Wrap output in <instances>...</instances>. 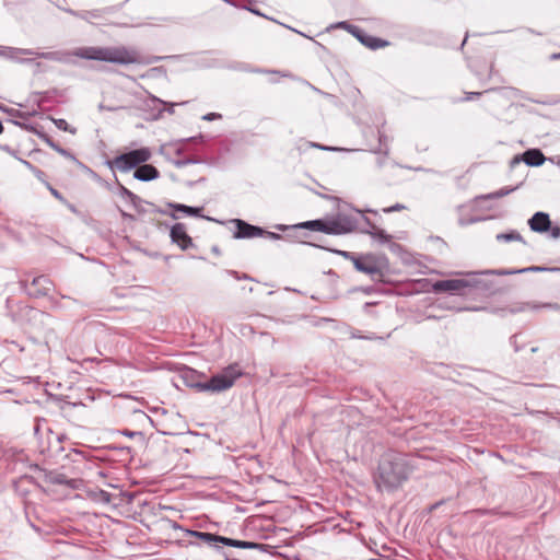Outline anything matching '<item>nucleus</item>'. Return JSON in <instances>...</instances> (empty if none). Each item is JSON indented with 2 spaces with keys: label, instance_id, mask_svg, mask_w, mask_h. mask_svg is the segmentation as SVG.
Segmentation results:
<instances>
[{
  "label": "nucleus",
  "instance_id": "nucleus-1",
  "mask_svg": "<svg viewBox=\"0 0 560 560\" xmlns=\"http://www.w3.org/2000/svg\"><path fill=\"white\" fill-rule=\"evenodd\" d=\"M34 57L63 65H75V58L109 62L119 66L138 65L142 56L136 47L130 46H85L73 50L36 51Z\"/></svg>",
  "mask_w": 560,
  "mask_h": 560
},
{
  "label": "nucleus",
  "instance_id": "nucleus-2",
  "mask_svg": "<svg viewBox=\"0 0 560 560\" xmlns=\"http://www.w3.org/2000/svg\"><path fill=\"white\" fill-rule=\"evenodd\" d=\"M408 477V466L404 457L395 452H387L382 455L375 481L378 487L395 489Z\"/></svg>",
  "mask_w": 560,
  "mask_h": 560
},
{
  "label": "nucleus",
  "instance_id": "nucleus-3",
  "mask_svg": "<svg viewBox=\"0 0 560 560\" xmlns=\"http://www.w3.org/2000/svg\"><path fill=\"white\" fill-rule=\"evenodd\" d=\"M242 375V369L234 363L212 375L209 381L196 383L194 387L199 392L221 393L231 388Z\"/></svg>",
  "mask_w": 560,
  "mask_h": 560
},
{
  "label": "nucleus",
  "instance_id": "nucleus-4",
  "mask_svg": "<svg viewBox=\"0 0 560 560\" xmlns=\"http://www.w3.org/2000/svg\"><path fill=\"white\" fill-rule=\"evenodd\" d=\"M365 212L376 213V211L371 209L365 210ZM363 213L364 211L361 210H353L350 213L339 212L331 220H327V234L341 235L357 230L361 232L363 222L360 215H364Z\"/></svg>",
  "mask_w": 560,
  "mask_h": 560
},
{
  "label": "nucleus",
  "instance_id": "nucleus-5",
  "mask_svg": "<svg viewBox=\"0 0 560 560\" xmlns=\"http://www.w3.org/2000/svg\"><path fill=\"white\" fill-rule=\"evenodd\" d=\"M151 150L149 148H140L117 155L114 160L107 161V165L112 170L128 172L151 159Z\"/></svg>",
  "mask_w": 560,
  "mask_h": 560
},
{
  "label": "nucleus",
  "instance_id": "nucleus-6",
  "mask_svg": "<svg viewBox=\"0 0 560 560\" xmlns=\"http://www.w3.org/2000/svg\"><path fill=\"white\" fill-rule=\"evenodd\" d=\"M479 281L476 273H468L464 279L439 280L432 284L434 293L452 292L455 294H466L468 289L478 288Z\"/></svg>",
  "mask_w": 560,
  "mask_h": 560
},
{
  "label": "nucleus",
  "instance_id": "nucleus-7",
  "mask_svg": "<svg viewBox=\"0 0 560 560\" xmlns=\"http://www.w3.org/2000/svg\"><path fill=\"white\" fill-rule=\"evenodd\" d=\"M332 253L351 260L355 270L371 277L381 276V269L373 255H357L352 252L331 249Z\"/></svg>",
  "mask_w": 560,
  "mask_h": 560
},
{
  "label": "nucleus",
  "instance_id": "nucleus-8",
  "mask_svg": "<svg viewBox=\"0 0 560 560\" xmlns=\"http://www.w3.org/2000/svg\"><path fill=\"white\" fill-rule=\"evenodd\" d=\"M170 237L172 243L176 244L182 250H187L194 246L191 237L187 234L184 223H176L171 228Z\"/></svg>",
  "mask_w": 560,
  "mask_h": 560
},
{
  "label": "nucleus",
  "instance_id": "nucleus-9",
  "mask_svg": "<svg viewBox=\"0 0 560 560\" xmlns=\"http://www.w3.org/2000/svg\"><path fill=\"white\" fill-rule=\"evenodd\" d=\"M233 222L236 225V231L234 233L235 238H252L262 236L266 233V230L262 228L252 225L241 219H235Z\"/></svg>",
  "mask_w": 560,
  "mask_h": 560
},
{
  "label": "nucleus",
  "instance_id": "nucleus-10",
  "mask_svg": "<svg viewBox=\"0 0 560 560\" xmlns=\"http://www.w3.org/2000/svg\"><path fill=\"white\" fill-rule=\"evenodd\" d=\"M52 283L46 276H38L33 278L31 283L26 285V291L32 296H44L51 290Z\"/></svg>",
  "mask_w": 560,
  "mask_h": 560
},
{
  "label": "nucleus",
  "instance_id": "nucleus-11",
  "mask_svg": "<svg viewBox=\"0 0 560 560\" xmlns=\"http://www.w3.org/2000/svg\"><path fill=\"white\" fill-rule=\"evenodd\" d=\"M363 225L361 229L362 233L369 234L373 240L377 241L381 244H386L390 242V235H388L384 230L378 229L374 223H372L366 217L360 215Z\"/></svg>",
  "mask_w": 560,
  "mask_h": 560
},
{
  "label": "nucleus",
  "instance_id": "nucleus-12",
  "mask_svg": "<svg viewBox=\"0 0 560 560\" xmlns=\"http://www.w3.org/2000/svg\"><path fill=\"white\" fill-rule=\"evenodd\" d=\"M540 308H549V310H555V311H559L560 310V304H557V303H534V302H521V303H515L514 305H512L510 308H509V312L511 314H516V313H521V312H525V311H537V310H540Z\"/></svg>",
  "mask_w": 560,
  "mask_h": 560
},
{
  "label": "nucleus",
  "instance_id": "nucleus-13",
  "mask_svg": "<svg viewBox=\"0 0 560 560\" xmlns=\"http://www.w3.org/2000/svg\"><path fill=\"white\" fill-rule=\"evenodd\" d=\"M528 224L532 231L544 233L549 231L550 229V218L549 214L545 212H536L529 220Z\"/></svg>",
  "mask_w": 560,
  "mask_h": 560
},
{
  "label": "nucleus",
  "instance_id": "nucleus-14",
  "mask_svg": "<svg viewBox=\"0 0 560 560\" xmlns=\"http://www.w3.org/2000/svg\"><path fill=\"white\" fill-rule=\"evenodd\" d=\"M160 172L151 164L142 163L133 172V178L141 182H150L159 178Z\"/></svg>",
  "mask_w": 560,
  "mask_h": 560
},
{
  "label": "nucleus",
  "instance_id": "nucleus-15",
  "mask_svg": "<svg viewBox=\"0 0 560 560\" xmlns=\"http://www.w3.org/2000/svg\"><path fill=\"white\" fill-rule=\"evenodd\" d=\"M353 36L364 46L371 49L382 48L388 45V43L382 38L371 36L363 32L359 27V32H354Z\"/></svg>",
  "mask_w": 560,
  "mask_h": 560
},
{
  "label": "nucleus",
  "instance_id": "nucleus-16",
  "mask_svg": "<svg viewBox=\"0 0 560 560\" xmlns=\"http://www.w3.org/2000/svg\"><path fill=\"white\" fill-rule=\"evenodd\" d=\"M186 533H187V535L194 536L210 546H215V544H222V545L224 544V538H225L224 536H220V535H215V534H211V533H207V532L190 530V529H188Z\"/></svg>",
  "mask_w": 560,
  "mask_h": 560
},
{
  "label": "nucleus",
  "instance_id": "nucleus-17",
  "mask_svg": "<svg viewBox=\"0 0 560 560\" xmlns=\"http://www.w3.org/2000/svg\"><path fill=\"white\" fill-rule=\"evenodd\" d=\"M522 159L529 166H540L545 162V156L538 149L525 151Z\"/></svg>",
  "mask_w": 560,
  "mask_h": 560
},
{
  "label": "nucleus",
  "instance_id": "nucleus-18",
  "mask_svg": "<svg viewBox=\"0 0 560 560\" xmlns=\"http://www.w3.org/2000/svg\"><path fill=\"white\" fill-rule=\"evenodd\" d=\"M167 206L170 208L174 209L175 211L183 212V213H185L186 215H189V217H201V218H206L207 220H212L209 217H203L201 214L202 208H199V207H190V206H186V205H183V203H176V202H168Z\"/></svg>",
  "mask_w": 560,
  "mask_h": 560
},
{
  "label": "nucleus",
  "instance_id": "nucleus-19",
  "mask_svg": "<svg viewBox=\"0 0 560 560\" xmlns=\"http://www.w3.org/2000/svg\"><path fill=\"white\" fill-rule=\"evenodd\" d=\"M8 52V59L18 61V62H33V58L22 59V55L34 56L35 50L26 49V48H15L10 47V50H5Z\"/></svg>",
  "mask_w": 560,
  "mask_h": 560
},
{
  "label": "nucleus",
  "instance_id": "nucleus-20",
  "mask_svg": "<svg viewBox=\"0 0 560 560\" xmlns=\"http://www.w3.org/2000/svg\"><path fill=\"white\" fill-rule=\"evenodd\" d=\"M547 268L544 267H527L523 269H499V270H487L483 273H491L497 276H509V275H515V273H525V272H539L545 271Z\"/></svg>",
  "mask_w": 560,
  "mask_h": 560
},
{
  "label": "nucleus",
  "instance_id": "nucleus-21",
  "mask_svg": "<svg viewBox=\"0 0 560 560\" xmlns=\"http://www.w3.org/2000/svg\"><path fill=\"white\" fill-rule=\"evenodd\" d=\"M293 228L307 229V230L318 231V232H323V233L327 234L328 225H327V220L317 219V220H311V221H305V222L295 224V225H293Z\"/></svg>",
  "mask_w": 560,
  "mask_h": 560
},
{
  "label": "nucleus",
  "instance_id": "nucleus-22",
  "mask_svg": "<svg viewBox=\"0 0 560 560\" xmlns=\"http://www.w3.org/2000/svg\"><path fill=\"white\" fill-rule=\"evenodd\" d=\"M43 140L48 144L52 150H55L60 155L69 159L71 161H77L75 156L68 150L61 148L58 143H56L50 137L47 135H42Z\"/></svg>",
  "mask_w": 560,
  "mask_h": 560
},
{
  "label": "nucleus",
  "instance_id": "nucleus-23",
  "mask_svg": "<svg viewBox=\"0 0 560 560\" xmlns=\"http://www.w3.org/2000/svg\"><path fill=\"white\" fill-rule=\"evenodd\" d=\"M119 194L122 198H127L135 209H139L141 203H147L139 196L133 194L131 190L119 184Z\"/></svg>",
  "mask_w": 560,
  "mask_h": 560
},
{
  "label": "nucleus",
  "instance_id": "nucleus-24",
  "mask_svg": "<svg viewBox=\"0 0 560 560\" xmlns=\"http://www.w3.org/2000/svg\"><path fill=\"white\" fill-rule=\"evenodd\" d=\"M224 546L234 547V548H243V549H255L258 547V544L252 541L236 540L232 538H224Z\"/></svg>",
  "mask_w": 560,
  "mask_h": 560
},
{
  "label": "nucleus",
  "instance_id": "nucleus-25",
  "mask_svg": "<svg viewBox=\"0 0 560 560\" xmlns=\"http://www.w3.org/2000/svg\"><path fill=\"white\" fill-rule=\"evenodd\" d=\"M498 242H524L522 235L517 231H510L506 233H499L495 236Z\"/></svg>",
  "mask_w": 560,
  "mask_h": 560
},
{
  "label": "nucleus",
  "instance_id": "nucleus-26",
  "mask_svg": "<svg viewBox=\"0 0 560 560\" xmlns=\"http://www.w3.org/2000/svg\"><path fill=\"white\" fill-rule=\"evenodd\" d=\"M105 12H106L105 9L82 11V13H80V19H82L86 22H92V20H94V19H101L103 16V13H105Z\"/></svg>",
  "mask_w": 560,
  "mask_h": 560
},
{
  "label": "nucleus",
  "instance_id": "nucleus-27",
  "mask_svg": "<svg viewBox=\"0 0 560 560\" xmlns=\"http://www.w3.org/2000/svg\"><path fill=\"white\" fill-rule=\"evenodd\" d=\"M516 189V187H512V188H501L494 192H490L486 196H482L481 198H485V199H497V198H502L504 196H508L509 194H511L512 191H514Z\"/></svg>",
  "mask_w": 560,
  "mask_h": 560
},
{
  "label": "nucleus",
  "instance_id": "nucleus-28",
  "mask_svg": "<svg viewBox=\"0 0 560 560\" xmlns=\"http://www.w3.org/2000/svg\"><path fill=\"white\" fill-rule=\"evenodd\" d=\"M330 27L331 28H342V30H346L351 35H353L354 32H359V27L358 26L352 25V24H350L347 21L337 22V23L332 24Z\"/></svg>",
  "mask_w": 560,
  "mask_h": 560
},
{
  "label": "nucleus",
  "instance_id": "nucleus-29",
  "mask_svg": "<svg viewBox=\"0 0 560 560\" xmlns=\"http://www.w3.org/2000/svg\"><path fill=\"white\" fill-rule=\"evenodd\" d=\"M54 124L55 126L59 129V130H62V131H68L70 133H75V129L74 128H71L69 126V124L62 119V118H59V119H54Z\"/></svg>",
  "mask_w": 560,
  "mask_h": 560
},
{
  "label": "nucleus",
  "instance_id": "nucleus-30",
  "mask_svg": "<svg viewBox=\"0 0 560 560\" xmlns=\"http://www.w3.org/2000/svg\"><path fill=\"white\" fill-rule=\"evenodd\" d=\"M56 441L57 445L61 444L65 440V435L62 434H55L51 430H49V441ZM62 446H57L56 451H62Z\"/></svg>",
  "mask_w": 560,
  "mask_h": 560
},
{
  "label": "nucleus",
  "instance_id": "nucleus-31",
  "mask_svg": "<svg viewBox=\"0 0 560 560\" xmlns=\"http://www.w3.org/2000/svg\"><path fill=\"white\" fill-rule=\"evenodd\" d=\"M242 10H246V11H249L252 12L253 14L255 15H258V16H262V18H266V19H269L267 15H265L262 12H260L258 9L254 8V7H248L246 4H243L241 7Z\"/></svg>",
  "mask_w": 560,
  "mask_h": 560
},
{
  "label": "nucleus",
  "instance_id": "nucleus-32",
  "mask_svg": "<svg viewBox=\"0 0 560 560\" xmlns=\"http://www.w3.org/2000/svg\"><path fill=\"white\" fill-rule=\"evenodd\" d=\"M51 481L54 483L63 485V483H70L71 481L66 478L65 475H56L51 477Z\"/></svg>",
  "mask_w": 560,
  "mask_h": 560
},
{
  "label": "nucleus",
  "instance_id": "nucleus-33",
  "mask_svg": "<svg viewBox=\"0 0 560 560\" xmlns=\"http://www.w3.org/2000/svg\"><path fill=\"white\" fill-rule=\"evenodd\" d=\"M406 209V206L401 205V203H395L394 206L392 207H388V208H384L383 211L385 213H390V212H395V211H400V210H404Z\"/></svg>",
  "mask_w": 560,
  "mask_h": 560
},
{
  "label": "nucleus",
  "instance_id": "nucleus-34",
  "mask_svg": "<svg viewBox=\"0 0 560 560\" xmlns=\"http://www.w3.org/2000/svg\"><path fill=\"white\" fill-rule=\"evenodd\" d=\"M195 163H197V161L194 159H184V160L174 162L175 166H177V167H183V166H186L189 164H195Z\"/></svg>",
  "mask_w": 560,
  "mask_h": 560
},
{
  "label": "nucleus",
  "instance_id": "nucleus-35",
  "mask_svg": "<svg viewBox=\"0 0 560 560\" xmlns=\"http://www.w3.org/2000/svg\"><path fill=\"white\" fill-rule=\"evenodd\" d=\"M221 115L218 113H208L205 116H202L203 120L212 121L214 119H220Z\"/></svg>",
  "mask_w": 560,
  "mask_h": 560
},
{
  "label": "nucleus",
  "instance_id": "nucleus-36",
  "mask_svg": "<svg viewBox=\"0 0 560 560\" xmlns=\"http://www.w3.org/2000/svg\"><path fill=\"white\" fill-rule=\"evenodd\" d=\"M307 145L312 147V148H317V149H320V150H327V151H335V150H337L336 148L325 147V145H322V144H318V143H314V142H308Z\"/></svg>",
  "mask_w": 560,
  "mask_h": 560
},
{
  "label": "nucleus",
  "instance_id": "nucleus-37",
  "mask_svg": "<svg viewBox=\"0 0 560 560\" xmlns=\"http://www.w3.org/2000/svg\"><path fill=\"white\" fill-rule=\"evenodd\" d=\"M549 230H550V236L552 238H556V240L560 238V226H558V225L557 226H552V228L550 226Z\"/></svg>",
  "mask_w": 560,
  "mask_h": 560
},
{
  "label": "nucleus",
  "instance_id": "nucleus-38",
  "mask_svg": "<svg viewBox=\"0 0 560 560\" xmlns=\"http://www.w3.org/2000/svg\"><path fill=\"white\" fill-rule=\"evenodd\" d=\"M120 433L122 435L127 436V438H133L136 435H142V433L139 432V431H129V430H122Z\"/></svg>",
  "mask_w": 560,
  "mask_h": 560
},
{
  "label": "nucleus",
  "instance_id": "nucleus-39",
  "mask_svg": "<svg viewBox=\"0 0 560 560\" xmlns=\"http://www.w3.org/2000/svg\"><path fill=\"white\" fill-rule=\"evenodd\" d=\"M481 94H482L481 92H468V93H466L464 101H471L475 97L480 96Z\"/></svg>",
  "mask_w": 560,
  "mask_h": 560
},
{
  "label": "nucleus",
  "instance_id": "nucleus-40",
  "mask_svg": "<svg viewBox=\"0 0 560 560\" xmlns=\"http://www.w3.org/2000/svg\"><path fill=\"white\" fill-rule=\"evenodd\" d=\"M48 188H49V191L51 192V195H52L55 198H57V199H59V200H63V197L61 196V194H60L57 189H55L54 187H51V186H49V185H48Z\"/></svg>",
  "mask_w": 560,
  "mask_h": 560
},
{
  "label": "nucleus",
  "instance_id": "nucleus-41",
  "mask_svg": "<svg viewBox=\"0 0 560 560\" xmlns=\"http://www.w3.org/2000/svg\"><path fill=\"white\" fill-rule=\"evenodd\" d=\"M264 236H266V237H268L270 240H280L281 238L280 234L275 233V232H269V231H266Z\"/></svg>",
  "mask_w": 560,
  "mask_h": 560
},
{
  "label": "nucleus",
  "instance_id": "nucleus-42",
  "mask_svg": "<svg viewBox=\"0 0 560 560\" xmlns=\"http://www.w3.org/2000/svg\"><path fill=\"white\" fill-rule=\"evenodd\" d=\"M501 92L516 96L520 91L517 89H502Z\"/></svg>",
  "mask_w": 560,
  "mask_h": 560
},
{
  "label": "nucleus",
  "instance_id": "nucleus-43",
  "mask_svg": "<svg viewBox=\"0 0 560 560\" xmlns=\"http://www.w3.org/2000/svg\"><path fill=\"white\" fill-rule=\"evenodd\" d=\"M32 173L40 180H43V177L45 176L44 172L37 167Z\"/></svg>",
  "mask_w": 560,
  "mask_h": 560
},
{
  "label": "nucleus",
  "instance_id": "nucleus-44",
  "mask_svg": "<svg viewBox=\"0 0 560 560\" xmlns=\"http://www.w3.org/2000/svg\"><path fill=\"white\" fill-rule=\"evenodd\" d=\"M100 495L104 502H109L110 494L108 492L102 490L100 492Z\"/></svg>",
  "mask_w": 560,
  "mask_h": 560
},
{
  "label": "nucleus",
  "instance_id": "nucleus-45",
  "mask_svg": "<svg viewBox=\"0 0 560 560\" xmlns=\"http://www.w3.org/2000/svg\"><path fill=\"white\" fill-rule=\"evenodd\" d=\"M4 50H10V47L8 46H0V57H4L8 59V52Z\"/></svg>",
  "mask_w": 560,
  "mask_h": 560
},
{
  "label": "nucleus",
  "instance_id": "nucleus-46",
  "mask_svg": "<svg viewBox=\"0 0 560 560\" xmlns=\"http://www.w3.org/2000/svg\"><path fill=\"white\" fill-rule=\"evenodd\" d=\"M21 162L23 163V165L28 168L31 172H33L36 167L28 161L26 160H21Z\"/></svg>",
  "mask_w": 560,
  "mask_h": 560
},
{
  "label": "nucleus",
  "instance_id": "nucleus-47",
  "mask_svg": "<svg viewBox=\"0 0 560 560\" xmlns=\"http://www.w3.org/2000/svg\"><path fill=\"white\" fill-rule=\"evenodd\" d=\"M65 11L75 18H79L80 19V13H82V11H74V10H71V9H65Z\"/></svg>",
  "mask_w": 560,
  "mask_h": 560
},
{
  "label": "nucleus",
  "instance_id": "nucleus-48",
  "mask_svg": "<svg viewBox=\"0 0 560 560\" xmlns=\"http://www.w3.org/2000/svg\"><path fill=\"white\" fill-rule=\"evenodd\" d=\"M551 60H560V52H555L550 56Z\"/></svg>",
  "mask_w": 560,
  "mask_h": 560
},
{
  "label": "nucleus",
  "instance_id": "nucleus-49",
  "mask_svg": "<svg viewBox=\"0 0 560 560\" xmlns=\"http://www.w3.org/2000/svg\"><path fill=\"white\" fill-rule=\"evenodd\" d=\"M276 228H277L279 231H285V230L288 229V226H287V225H282V224H278Z\"/></svg>",
  "mask_w": 560,
  "mask_h": 560
},
{
  "label": "nucleus",
  "instance_id": "nucleus-50",
  "mask_svg": "<svg viewBox=\"0 0 560 560\" xmlns=\"http://www.w3.org/2000/svg\"><path fill=\"white\" fill-rule=\"evenodd\" d=\"M143 205H144V203H141V205L139 206V209H136V210H137L138 212H144L145 210H144V208H143Z\"/></svg>",
  "mask_w": 560,
  "mask_h": 560
},
{
  "label": "nucleus",
  "instance_id": "nucleus-51",
  "mask_svg": "<svg viewBox=\"0 0 560 560\" xmlns=\"http://www.w3.org/2000/svg\"><path fill=\"white\" fill-rule=\"evenodd\" d=\"M253 2H254V0H246V3H245V4H246V5H248V7H253V5H252V4H253Z\"/></svg>",
  "mask_w": 560,
  "mask_h": 560
},
{
  "label": "nucleus",
  "instance_id": "nucleus-52",
  "mask_svg": "<svg viewBox=\"0 0 560 560\" xmlns=\"http://www.w3.org/2000/svg\"><path fill=\"white\" fill-rule=\"evenodd\" d=\"M3 131V126H2V122L0 121V135L2 133Z\"/></svg>",
  "mask_w": 560,
  "mask_h": 560
},
{
  "label": "nucleus",
  "instance_id": "nucleus-53",
  "mask_svg": "<svg viewBox=\"0 0 560 560\" xmlns=\"http://www.w3.org/2000/svg\"><path fill=\"white\" fill-rule=\"evenodd\" d=\"M171 217L175 220L178 219V215H176L175 213H172Z\"/></svg>",
  "mask_w": 560,
  "mask_h": 560
},
{
  "label": "nucleus",
  "instance_id": "nucleus-54",
  "mask_svg": "<svg viewBox=\"0 0 560 560\" xmlns=\"http://www.w3.org/2000/svg\"><path fill=\"white\" fill-rule=\"evenodd\" d=\"M93 178L98 179L97 174L93 173Z\"/></svg>",
  "mask_w": 560,
  "mask_h": 560
}]
</instances>
